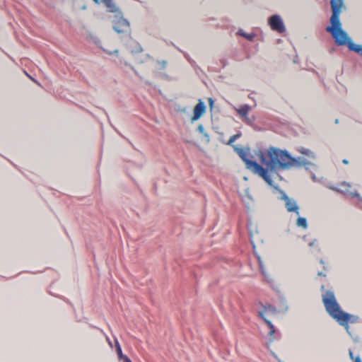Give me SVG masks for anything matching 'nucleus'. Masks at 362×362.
Returning <instances> with one entry per match:
<instances>
[{
    "mask_svg": "<svg viewBox=\"0 0 362 362\" xmlns=\"http://www.w3.org/2000/svg\"><path fill=\"white\" fill-rule=\"evenodd\" d=\"M322 303L327 313L334 319L340 325L349 329V323H354L357 320V317L352 316L344 313L340 308L337 302L333 291L327 290L322 296Z\"/></svg>",
    "mask_w": 362,
    "mask_h": 362,
    "instance_id": "nucleus-1",
    "label": "nucleus"
},
{
    "mask_svg": "<svg viewBox=\"0 0 362 362\" xmlns=\"http://www.w3.org/2000/svg\"><path fill=\"white\" fill-rule=\"evenodd\" d=\"M269 160L263 153H259L260 160L265 164L270 170H286L293 165L295 159L286 151L271 147L267 151Z\"/></svg>",
    "mask_w": 362,
    "mask_h": 362,
    "instance_id": "nucleus-2",
    "label": "nucleus"
},
{
    "mask_svg": "<svg viewBox=\"0 0 362 362\" xmlns=\"http://www.w3.org/2000/svg\"><path fill=\"white\" fill-rule=\"evenodd\" d=\"M332 14L330 18L331 25L326 28V31L331 33L332 37L338 44L344 43L345 33L341 28L339 16L342 10L345 8L344 0H331Z\"/></svg>",
    "mask_w": 362,
    "mask_h": 362,
    "instance_id": "nucleus-3",
    "label": "nucleus"
},
{
    "mask_svg": "<svg viewBox=\"0 0 362 362\" xmlns=\"http://www.w3.org/2000/svg\"><path fill=\"white\" fill-rule=\"evenodd\" d=\"M235 152H236L241 159L245 162L246 168L252 173L259 175L266 182L272 185V180L269 175L268 170L263 168L255 161H252L248 158L250 155L249 148H242L237 146H233Z\"/></svg>",
    "mask_w": 362,
    "mask_h": 362,
    "instance_id": "nucleus-4",
    "label": "nucleus"
},
{
    "mask_svg": "<svg viewBox=\"0 0 362 362\" xmlns=\"http://www.w3.org/2000/svg\"><path fill=\"white\" fill-rule=\"evenodd\" d=\"M276 313L277 310L276 309V308L271 305H264L263 310L259 312V316L261 318H262V320L264 321L265 324L269 329L268 336L269 337V340L272 341L275 339L274 334L276 332V329L272 322L269 320V318L274 316Z\"/></svg>",
    "mask_w": 362,
    "mask_h": 362,
    "instance_id": "nucleus-5",
    "label": "nucleus"
},
{
    "mask_svg": "<svg viewBox=\"0 0 362 362\" xmlns=\"http://www.w3.org/2000/svg\"><path fill=\"white\" fill-rule=\"evenodd\" d=\"M269 24L272 30L280 33L286 30L284 22L278 15L272 16L269 19Z\"/></svg>",
    "mask_w": 362,
    "mask_h": 362,
    "instance_id": "nucleus-6",
    "label": "nucleus"
},
{
    "mask_svg": "<svg viewBox=\"0 0 362 362\" xmlns=\"http://www.w3.org/2000/svg\"><path fill=\"white\" fill-rule=\"evenodd\" d=\"M343 32L345 33V35H346L344 37V43L340 45V44H338L336 41H335V43L338 46L347 45L349 49L351 51L355 52L362 56V45L354 43L351 41V40L349 37L347 33L344 30H343Z\"/></svg>",
    "mask_w": 362,
    "mask_h": 362,
    "instance_id": "nucleus-7",
    "label": "nucleus"
},
{
    "mask_svg": "<svg viewBox=\"0 0 362 362\" xmlns=\"http://www.w3.org/2000/svg\"><path fill=\"white\" fill-rule=\"evenodd\" d=\"M282 199L285 202V206L288 212H293L299 214V207L295 200L289 198L286 194L282 195Z\"/></svg>",
    "mask_w": 362,
    "mask_h": 362,
    "instance_id": "nucleus-8",
    "label": "nucleus"
},
{
    "mask_svg": "<svg viewBox=\"0 0 362 362\" xmlns=\"http://www.w3.org/2000/svg\"><path fill=\"white\" fill-rule=\"evenodd\" d=\"M113 28L118 33H125L129 29V23L126 19L120 17L115 23Z\"/></svg>",
    "mask_w": 362,
    "mask_h": 362,
    "instance_id": "nucleus-9",
    "label": "nucleus"
},
{
    "mask_svg": "<svg viewBox=\"0 0 362 362\" xmlns=\"http://www.w3.org/2000/svg\"><path fill=\"white\" fill-rule=\"evenodd\" d=\"M205 111L206 106L204 103L201 100H199V103L196 105V106L194 108L192 121L194 122L199 119L204 115Z\"/></svg>",
    "mask_w": 362,
    "mask_h": 362,
    "instance_id": "nucleus-10",
    "label": "nucleus"
},
{
    "mask_svg": "<svg viewBox=\"0 0 362 362\" xmlns=\"http://www.w3.org/2000/svg\"><path fill=\"white\" fill-rule=\"evenodd\" d=\"M95 4H103L107 12L110 13H117L119 12V8L116 6V4L113 2L112 0H93Z\"/></svg>",
    "mask_w": 362,
    "mask_h": 362,
    "instance_id": "nucleus-11",
    "label": "nucleus"
},
{
    "mask_svg": "<svg viewBox=\"0 0 362 362\" xmlns=\"http://www.w3.org/2000/svg\"><path fill=\"white\" fill-rule=\"evenodd\" d=\"M235 110L240 115V116L244 119L245 122L247 123H251V121L247 117V115L251 110L250 106L248 105H243L238 108H235Z\"/></svg>",
    "mask_w": 362,
    "mask_h": 362,
    "instance_id": "nucleus-12",
    "label": "nucleus"
},
{
    "mask_svg": "<svg viewBox=\"0 0 362 362\" xmlns=\"http://www.w3.org/2000/svg\"><path fill=\"white\" fill-rule=\"evenodd\" d=\"M341 186V189H338L337 191H341V192L343 193H349L352 195V197H358V194L356 193V192H351L349 191V188L351 187V185L349 183H347L346 182H343L341 183L340 185Z\"/></svg>",
    "mask_w": 362,
    "mask_h": 362,
    "instance_id": "nucleus-13",
    "label": "nucleus"
},
{
    "mask_svg": "<svg viewBox=\"0 0 362 362\" xmlns=\"http://www.w3.org/2000/svg\"><path fill=\"white\" fill-rule=\"evenodd\" d=\"M115 346L119 360L125 362L127 359H129L127 356L123 354L120 344L117 341H115Z\"/></svg>",
    "mask_w": 362,
    "mask_h": 362,
    "instance_id": "nucleus-14",
    "label": "nucleus"
},
{
    "mask_svg": "<svg viewBox=\"0 0 362 362\" xmlns=\"http://www.w3.org/2000/svg\"><path fill=\"white\" fill-rule=\"evenodd\" d=\"M296 225L298 227L303 228V229L308 228V222L305 218L299 217L296 221Z\"/></svg>",
    "mask_w": 362,
    "mask_h": 362,
    "instance_id": "nucleus-15",
    "label": "nucleus"
},
{
    "mask_svg": "<svg viewBox=\"0 0 362 362\" xmlns=\"http://www.w3.org/2000/svg\"><path fill=\"white\" fill-rule=\"evenodd\" d=\"M300 152L302 154H305V155L308 156L310 158H314V153L310 150H309V149H306V148H302L300 150Z\"/></svg>",
    "mask_w": 362,
    "mask_h": 362,
    "instance_id": "nucleus-16",
    "label": "nucleus"
},
{
    "mask_svg": "<svg viewBox=\"0 0 362 362\" xmlns=\"http://www.w3.org/2000/svg\"><path fill=\"white\" fill-rule=\"evenodd\" d=\"M241 136V134H234L232 136L230 137L228 141L227 142V145H232L234 141L238 139L240 136Z\"/></svg>",
    "mask_w": 362,
    "mask_h": 362,
    "instance_id": "nucleus-17",
    "label": "nucleus"
},
{
    "mask_svg": "<svg viewBox=\"0 0 362 362\" xmlns=\"http://www.w3.org/2000/svg\"><path fill=\"white\" fill-rule=\"evenodd\" d=\"M349 356L351 360H353L354 362H362L361 358L359 356L354 357L353 355V352L351 350H349Z\"/></svg>",
    "mask_w": 362,
    "mask_h": 362,
    "instance_id": "nucleus-18",
    "label": "nucleus"
},
{
    "mask_svg": "<svg viewBox=\"0 0 362 362\" xmlns=\"http://www.w3.org/2000/svg\"><path fill=\"white\" fill-rule=\"evenodd\" d=\"M239 34H240V35H243V36L245 37L246 38H247V39H249V40H252V35H247V34L242 33H240V32L239 33Z\"/></svg>",
    "mask_w": 362,
    "mask_h": 362,
    "instance_id": "nucleus-19",
    "label": "nucleus"
},
{
    "mask_svg": "<svg viewBox=\"0 0 362 362\" xmlns=\"http://www.w3.org/2000/svg\"><path fill=\"white\" fill-rule=\"evenodd\" d=\"M105 52H106L107 53L111 54H112L113 52L114 53H117V49H115L113 52L110 51V50H108V49H104Z\"/></svg>",
    "mask_w": 362,
    "mask_h": 362,
    "instance_id": "nucleus-20",
    "label": "nucleus"
},
{
    "mask_svg": "<svg viewBox=\"0 0 362 362\" xmlns=\"http://www.w3.org/2000/svg\"><path fill=\"white\" fill-rule=\"evenodd\" d=\"M315 242H317V240H314L313 242L309 243V246L313 247L315 245Z\"/></svg>",
    "mask_w": 362,
    "mask_h": 362,
    "instance_id": "nucleus-21",
    "label": "nucleus"
},
{
    "mask_svg": "<svg viewBox=\"0 0 362 362\" xmlns=\"http://www.w3.org/2000/svg\"><path fill=\"white\" fill-rule=\"evenodd\" d=\"M198 129L199 130V132H202L204 131V127L202 124H200L198 127Z\"/></svg>",
    "mask_w": 362,
    "mask_h": 362,
    "instance_id": "nucleus-22",
    "label": "nucleus"
},
{
    "mask_svg": "<svg viewBox=\"0 0 362 362\" xmlns=\"http://www.w3.org/2000/svg\"><path fill=\"white\" fill-rule=\"evenodd\" d=\"M24 74L26 75L31 80H33V78L25 71H24Z\"/></svg>",
    "mask_w": 362,
    "mask_h": 362,
    "instance_id": "nucleus-23",
    "label": "nucleus"
},
{
    "mask_svg": "<svg viewBox=\"0 0 362 362\" xmlns=\"http://www.w3.org/2000/svg\"><path fill=\"white\" fill-rule=\"evenodd\" d=\"M342 162H343V163H344V164H348V163H349V162H348V160H347L346 159H344Z\"/></svg>",
    "mask_w": 362,
    "mask_h": 362,
    "instance_id": "nucleus-24",
    "label": "nucleus"
},
{
    "mask_svg": "<svg viewBox=\"0 0 362 362\" xmlns=\"http://www.w3.org/2000/svg\"><path fill=\"white\" fill-rule=\"evenodd\" d=\"M161 64H162V66L165 67V64H166V62L163 61V62H161Z\"/></svg>",
    "mask_w": 362,
    "mask_h": 362,
    "instance_id": "nucleus-25",
    "label": "nucleus"
},
{
    "mask_svg": "<svg viewBox=\"0 0 362 362\" xmlns=\"http://www.w3.org/2000/svg\"><path fill=\"white\" fill-rule=\"evenodd\" d=\"M125 362H132L130 359H127Z\"/></svg>",
    "mask_w": 362,
    "mask_h": 362,
    "instance_id": "nucleus-26",
    "label": "nucleus"
},
{
    "mask_svg": "<svg viewBox=\"0 0 362 362\" xmlns=\"http://www.w3.org/2000/svg\"><path fill=\"white\" fill-rule=\"evenodd\" d=\"M209 101H210L211 104H212V103H213V100H212V99H210V100H209Z\"/></svg>",
    "mask_w": 362,
    "mask_h": 362,
    "instance_id": "nucleus-27",
    "label": "nucleus"
}]
</instances>
